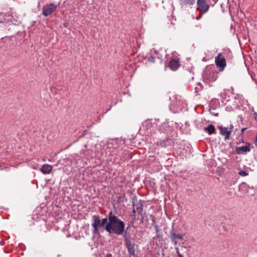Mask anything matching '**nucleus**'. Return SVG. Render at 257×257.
I'll list each match as a JSON object with an SVG mask.
<instances>
[{
  "instance_id": "f257e3e1",
  "label": "nucleus",
  "mask_w": 257,
  "mask_h": 257,
  "mask_svg": "<svg viewBox=\"0 0 257 257\" xmlns=\"http://www.w3.org/2000/svg\"><path fill=\"white\" fill-rule=\"evenodd\" d=\"M125 223L113 213L112 211L108 213V222L106 226V231L109 233L122 235L124 231Z\"/></svg>"
},
{
  "instance_id": "f03ea898",
  "label": "nucleus",
  "mask_w": 257,
  "mask_h": 257,
  "mask_svg": "<svg viewBox=\"0 0 257 257\" xmlns=\"http://www.w3.org/2000/svg\"><path fill=\"white\" fill-rule=\"evenodd\" d=\"M218 71L215 65H207L204 71L203 77L209 81H214L217 77Z\"/></svg>"
},
{
  "instance_id": "7ed1b4c3",
  "label": "nucleus",
  "mask_w": 257,
  "mask_h": 257,
  "mask_svg": "<svg viewBox=\"0 0 257 257\" xmlns=\"http://www.w3.org/2000/svg\"><path fill=\"white\" fill-rule=\"evenodd\" d=\"M93 228L92 231L93 234L95 235H99V230L101 228H103V230H106V226L101 221L99 215H93L92 219V223L91 224Z\"/></svg>"
},
{
  "instance_id": "20e7f679",
  "label": "nucleus",
  "mask_w": 257,
  "mask_h": 257,
  "mask_svg": "<svg viewBox=\"0 0 257 257\" xmlns=\"http://www.w3.org/2000/svg\"><path fill=\"white\" fill-rule=\"evenodd\" d=\"M246 102H247V100L245 99L242 94H236L234 98V103L230 107L232 110L237 109L240 108V106L245 104Z\"/></svg>"
},
{
  "instance_id": "39448f33",
  "label": "nucleus",
  "mask_w": 257,
  "mask_h": 257,
  "mask_svg": "<svg viewBox=\"0 0 257 257\" xmlns=\"http://www.w3.org/2000/svg\"><path fill=\"white\" fill-rule=\"evenodd\" d=\"M144 61L143 63L161 64L162 63V59L159 57L157 53L149 54L144 58Z\"/></svg>"
},
{
  "instance_id": "423d86ee",
  "label": "nucleus",
  "mask_w": 257,
  "mask_h": 257,
  "mask_svg": "<svg viewBox=\"0 0 257 257\" xmlns=\"http://www.w3.org/2000/svg\"><path fill=\"white\" fill-rule=\"evenodd\" d=\"M57 5L54 4H47L43 7L42 14L45 16L51 15L57 9Z\"/></svg>"
},
{
  "instance_id": "0eeeda50",
  "label": "nucleus",
  "mask_w": 257,
  "mask_h": 257,
  "mask_svg": "<svg viewBox=\"0 0 257 257\" xmlns=\"http://www.w3.org/2000/svg\"><path fill=\"white\" fill-rule=\"evenodd\" d=\"M184 234H177L176 231L175 230L173 226H172V228L170 231V234L169 235V238L171 239L172 241L174 242L175 244L177 243V239L182 240L183 239Z\"/></svg>"
},
{
  "instance_id": "6e6552de",
  "label": "nucleus",
  "mask_w": 257,
  "mask_h": 257,
  "mask_svg": "<svg viewBox=\"0 0 257 257\" xmlns=\"http://www.w3.org/2000/svg\"><path fill=\"white\" fill-rule=\"evenodd\" d=\"M209 8V5L206 4L205 0H197V10L204 13H206Z\"/></svg>"
},
{
  "instance_id": "1a4fd4ad",
  "label": "nucleus",
  "mask_w": 257,
  "mask_h": 257,
  "mask_svg": "<svg viewBox=\"0 0 257 257\" xmlns=\"http://www.w3.org/2000/svg\"><path fill=\"white\" fill-rule=\"evenodd\" d=\"M250 144L249 143H246L244 146L237 147L235 148V151L237 154H243L246 152L250 151Z\"/></svg>"
},
{
  "instance_id": "9d476101",
  "label": "nucleus",
  "mask_w": 257,
  "mask_h": 257,
  "mask_svg": "<svg viewBox=\"0 0 257 257\" xmlns=\"http://www.w3.org/2000/svg\"><path fill=\"white\" fill-rule=\"evenodd\" d=\"M220 134L224 137L225 140H228L231 134V131H229L228 127L219 126L218 127Z\"/></svg>"
},
{
  "instance_id": "9b49d317",
  "label": "nucleus",
  "mask_w": 257,
  "mask_h": 257,
  "mask_svg": "<svg viewBox=\"0 0 257 257\" xmlns=\"http://www.w3.org/2000/svg\"><path fill=\"white\" fill-rule=\"evenodd\" d=\"M215 64H226V59L222 53H219L215 58Z\"/></svg>"
},
{
  "instance_id": "f8f14e48",
  "label": "nucleus",
  "mask_w": 257,
  "mask_h": 257,
  "mask_svg": "<svg viewBox=\"0 0 257 257\" xmlns=\"http://www.w3.org/2000/svg\"><path fill=\"white\" fill-rule=\"evenodd\" d=\"M172 143V140L171 139H166V140H160L159 142L157 143V144L158 146H160L162 147L166 148L168 146H171Z\"/></svg>"
},
{
  "instance_id": "ddd939ff",
  "label": "nucleus",
  "mask_w": 257,
  "mask_h": 257,
  "mask_svg": "<svg viewBox=\"0 0 257 257\" xmlns=\"http://www.w3.org/2000/svg\"><path fill=\"white\" fill-rule=\"evenodd\" d=\"M52 169L53 167L51 165L45 164L42 166L41 171L44 174H48L51 172Z\"/></svg>"
},
{
  "instance_id": "4468645a",
  "label": "nucleus",
  "mask_w": 257,
  "mask_h": 257,
  "mask_svg": "<svg viewBox=\"0 0 257 257\" xmlns=\"http://www.w3.org/2000/svg\"><path fill=\"white\" fill-rule=\"evenodd\" d=\"M175 249L179 257H183V254L187 251V248L184 246H181L180 248L177 247Z\"/></svg>"
},
{
  "instance_id": "2eb2a0df",
  "label": "nucleus",
  "mask_w": 257,
  "mask_h": 257,
  "mask_svg": "<svg viewBox=\"0 0 257 257\" xmlns=\"http://www.w3.org/2000/svg\"><path fill=\"white\" fill-rule=\"evenodd\" d=\"M128 252L131 256L133 257H138L135 252V245L126 247Z\"/></svg>"
},
{
  "instance_id": "dca6fc26",
  "label": "nucleus",
  "mask_w": 257,
  "mask_h": 257,
  "mask_svg": "<svg viewBox=\"0 0 257 257\" xmlns=\"http://www.w3.org/2000/svg\"><path fill=\"white\" fill-rule=\"evenodd\" d=\"M205 130H206L208 131V134L209 135H211L213 133H214L215 131V127L212 124H209L207 127H205Z\"/></svg>"
},
{
  "instance_id": "f3484780",
  "label": "nucleus",
  "mask_w": 257,
  "mask_h": 257,
  "mask_svg": "<svg viewBox=\"0 0 257 257\" xmlns=\"http://www.w3.org/2000/svg\"><path fill=\"white\" fill-rule=\"evenodd\" d=\"M180 65H166L165 66V70H167L168 69L172 71H176L179 68Z\"/></svg>"
},
{
  "instance_id": "a211bd4d",
  "label": "nucleus",
  "mask_w": 257,
  "mask_h": 257,
  "mask_svg": "<svg viewBox=\"0 0 257 257\" xmlns=\"http://www.w3.org/2000/svg\"><path fill=\"white\" fill-rule=\"evenodd\" d=\"M136 210L138 212L139 214L142 215L143 210V205L142 203L137 204L136 207L135 208Z\"/></svg>"
},
{
  "instance_id": "6ab92c4d",
  "label": "nucleus",
  "mask_w": 257,
  "mask_h": 257,
  "mask_svg": "<svg viewBox=\"0 0 257 257\" xmlns=\"http://www.w3.org/2000/svg\"><path fill=\"white\" fill-rule=\"evenodd\" d=\"M125 243L126 247L135 245V242L132 241L131 239L129 238H125Z\"/></svg>"
},
{
  "instance_id": "aec40b11",
  "label": "nucleus",
  "mask_w": 257,
  "mask_h": 257,
  "mask_svg": "<svg viewBox=\"0 0 257 257\" xmlns=\"http://www.w3.org/2000/svg\"><path fill=\"white\" fill-rule=\"evenodd\" d=\"M179 61L178 58L177 57H175L171 59V60L169 61V64H179Z\"/></svg>"
},
{
  "instance_id": "412c9836",
  "label": "nucleus",
  "mask_w": 257,
  "mask_h": 257,
  "mask_svg": "<svg viewBox=\"0 0 257 257\" xmlns=\"http://www.w3.org/2000/svg\"><path fill=\"white\" fill-rule=\"evenodd\" d=\"M225 66L226 65H215V69L218 71V72L222 71Z\"/></svg>"
},
{
  "instance_id": "4be33fe9",
  "label": "nucleus",
  "mask_w": 257,
  "mask_h": 257,
  "mask_svg": "<svg viewBox=\"0 0 257 257\" xmlns=\"http://www.w3.org/2000/svg\"><path fill=\"white\" fill-rule=\"evenodd\" d=\"M238 174L241 176H246L248 175V173L244 170H240L239 171Z\"/></svg>"
},
{
  "instance_id": "5701e85b",
  "label": "nucleus",
  "mask_w": 257,
  "mask_h": 257,
  "mask_svg": "<svg viewBox=\"0 0 257 257\" xmlns=\"http://www.w3.org/2000/svg\"><path fill=\"white\" fill-rule=\"evenodd\" d=\"M5 16L6 15L0 13V24H3L5 22Z\"/></svg>"
},
{
  "instance_id": "b1692460",
  "label": "nucleus",
  "mask_w": 257,
  "mask_h": 257,
  "mask_svg": "<svg viewBox=\"0 0 257 257\" xmlns=\"http://www.w3.org/2000/svg\"><path fill=\"white\" fill-rule=\"evenodd\" d=\"M195 0H182V1L187 5H193Z\"/></svg>"
},
{
  "instance_id": "393cba45",
  "label": "nucleus",
  "mask_w": 257,
  "mask_h": 257,
  "mask_svg": "<svg viewBox=\"0 0 257 257\" xmlns=\"http://www.w3.org/2000/svg\"><path fill=\"white\" fill-rule=\"evenodd\" d=\"M202 89V85L200 83L197 84V86L195 88L196 92L198 93Z\"/></svg>"
},
{
  "instance_id": "a878e982",
  "label": "nucleus",
  "mask_w": 257,
  "mask_h": 257,
  "mask_svg": "<svg viewBox=\"0 0 257 257\" xmlns=\"http://www.w3.org/2000/svg\"><path fill=\"white\" fill-rule=\"evenodd\" d=\"M151 224L154 227L156 232L158 233L160 231L158 225L157 224H154V223H151Z\"/></svg>"
},
{
  "instance_id": "bb28decb",
  "label": "nucleus",
  "mask_w": 257,
  "mask_h": 257,
  "mask_svg": "<svg viewBox=\"0 0 257 257\" xmlns=\"http://www.w3.org/2000/svg\"><path fill=\"white\" fill-rule=\"evenodd\" d=\"M101 221L104 223L105 224V225H106L108 224V217H105V218H102V219H101Z\"/></svg>"
},
{
  "instance_id": "cd10ccee",
  "label": "nucleus",
  "mask_w": 257,
  "mask_h": 257,
  "mask_svg": "<svg viewBox=\"0 0 257 257\" xmlns=\"http://www.w3.org/2000/svg\"><path fill=\"white\" fill-rule=\"evenodd\" d=\"M123 197L124 196L119 195L118 197H117V201L118 202H122L123 201Z\"/></svg>"
},
{
  "instance_id": "c85d7f7f",
  "label": "nucleus",
  "mask_w": 257,
  "mask_h": 257,
  "mask_svg": "<svg viewBox=\"0 0 257 257\" xmlns=\"http://www.w3.org/2000/svg\"><path fill=\"white\" fill-rule=\"evenodd\" d=\"M202 13L203 12H201L200 14L199 15V16L196 17V19L197 20H200L202 18V15H203V13Z\"/></svg>"
},
{
  "instance_id": "c756f323",
  "label": "nucleus",
  "mask_w": 257,
  "mask_h": 257,
  "mask_svg": "<svg viewBox=\"0 0 257 257\" xmlns=\"http://www.w3.org/2000/svg\"><path fill=\"white\" fill-rule=\"evenodd\" d=\"M136 211H137L136 210V209H135V207H134L133 211V214L132 215V216L134 217V218L136 217Z\"/></svg>"
},
{
  "instance_id": "7c9ffc66",
  "label": "nucleus",
  "mask_w": 257,
  "mask_h": 257,
  "mask_svg": "<svg viewBox=\"0 0 257 257\" xmlns=\"http://www.w3.org/2000/svg\"><path fill=\"white\" fill-rule=\"evenodd\" d=\"M246 67V68L248 71V72L249 73L250 71V67H252V65H245Z\"/></svg>"
},
{
  "instance_id": "2f4dec72",
  "label": "nucleus",
  "mask_w": 257,
  "mask_h": 257,
  "mask_svg": "<svg viewBox=\"0 0 257 257\" xmlns=\"http://www.w3.org/2000/svg\"><path fill=\"white\" fill-rule=\"evenodd\" d=\"M253 117L255 118V119L257 120V112H254L253 113Z\"/></svg>"
},
{
  "instance_id": "473e14b6",
  "label": "nucleus",
  "mask_w": 257,
  "mask_h": 257,
  "mask_svg": "<svg viewBox=\"0 0 257 257\" xmlns=\"http://www.w3.org/2000/svg\"><path fill=\"white\" fill-rule=\"evenodd\" d=\"M104 257H113L111 254L107 253Z\"/></svg>"
},
{
  "instance_id": "72a5a7b5",
  "label": "nucleus",
  "mask_w": 257,
  "mask_h": 257,
  "mask_svg": "<svg viewBox=\"0 0 257 257\" xmlns=\"http://www.w3.org/2000/svg\"><path fill=\"white\" fill-rule=\"evenodd\" d=\"M152 220V223H154V224H157L156 223V220H155V217H153Z\"/></svg>"
},
{
  "instance_id": "f704fd0d",
  "label": "nucleus",
  "mask_w": 257,
  "mask_h": 257,
  "mask_svg": "<svg viewBox=\"0 0 257 257\" xmlns=\"http://www.w3.org/2000/svg\"><path fill=\"white\" fill-rule=\"evenodd\" d=\"M247 129L246 127H243L242 129H241V134H243V132Z\"/></svg>"
},
{
  "instance_id": "c9c22d12",
  "label": "nucleus",
  "mask_w": 257,
  "mask_h": 257,
  "mask_svg": "<svg viewBox=\"0 0 257 257\" xmlns=\"http://www.w3.org/2000/svg\"><path fill=\"white\" fill-rule=\"evenodd\" d=\"M254 144L256 146H257V135H256V137H255V141H254Z\"/></svg>"
},
{
  "instance_id": "e433bc0d",
  "label": "nucleus",
  "mask_w": 257,
  "mask_h": 257,
  "mask_svg": "<svg viewBox=\"0 0 257 257\" xmlns=\"http://www.w3.org/2000/svg\"><path fill=\"white\" fill-rule=\"evenodd\" d=\"M217 0H213L214 2H216Z\"/></svg>"
},
{
  "instance_id": "4c0bfd02",
  "label": "nucleus",
  "mask_w": 257,
  "mask_h": 257,
  "mask_svg": "<svg viewBox=\"0 0 257 257\" xmlns=\"http://www.w3.org/2000/svg\"><path fill=\"white\" fill-rule=\"evenodd\" d=\"M33 168H34V169H37V168L34 167H33Z\"/></svg>"
}]
</instances>
